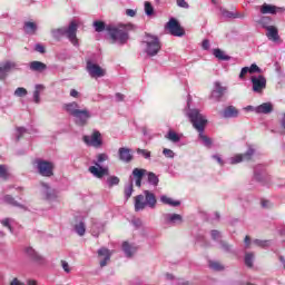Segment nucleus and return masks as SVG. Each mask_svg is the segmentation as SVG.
Here are the masks:
<instances>
[{"instance_id": "obj_1", "label": "nucleus", "mask_w": 285, "mask_h": 285, "mask_svg": "<svg viewBox=\"0 0 285 285\" xmlns=\"http://www.w3.org/2000/svg\"><path fill=\"white\" fill-rule=\"evenodd\" d=\"M187 116L189 117V120L191 121L194 128L198 130L199 139H202L204 146L210 148V146H213V140L204 135V128H206V124H208L206 117H204V115L199 112V109H190L187 112Z\"/></svg>"}, {"instance_id": "obj_2", "label": "nucleus", "mask_w": 285, "mask_h": 285, "mask_svg": "<svg viewBox=\"0 0 285 285\" xmlns=\"http://www.w3.org/2000/svg\"><path fill=\"white\" fill-rule=\"evenodd\" d=\"M106 30L111 39V43L125 46V43H128V39H130L128 32L132 30V24H109L107 26Z\"/></svg>"}, {"instance_id": "obj_3", "label": "nucleus", "mask_w": 285, "mask_h": 285, "mask_svg": "<svg viewBox=\"0 0 285 285\" xmlns=\"http://www.w3.org/2000/svg\"><path fill=\"white\" fill-rule=\"evenodd\" d=\"M78 28L77 21H71L67 28L51 29V36L56 41H60L61 37H67L72 46H79V39H77Z\"/></svg>"}, {"instance_id": "obj_4", "label": "nucleus", "mask_w": 285, "mask_h": 285, "mask_svg": "<svg viewBox=\"0 0 285 285\" xmlns=\"http://www.w3.org/2000/svg\"><path fill=\"white\" fill-rule=\"evenodd\" d=\"M156 208L157 206V197L150 190H145L144 195H138L135 197V210L139 213V210H144V208Z\"/></svg>"}, {"instance_id": "obj_5", "label": "nucleus", "mask_w": 285, "mask_h": 285, "mask_svg": "<svg viewBox=\"0 0 285 285\" xmlns=\"http://www.w3.org/2000/svg\"><path fill=\"white\" fill-rule=\"evenodd\" d=\"M142 43H145V52L148 57H157L159 55L161 50V40H159V37L146 33Z\"/></svg>"}, {"instance_id": "obj_6", "label": "nucleus", "mask_w": 285, "mask_h": 285, "mask_svg": "<svg viewBox=\"0 0 285 285\" xmlns=\"http://www.w3.org/2000/svg\"><path fill=\"white\" fill-rule=\"evenodd\" d=\"M165 30L171 37H184L186 30L183 29L181 24L177 19L170 18L169 21L165 24Z\"/></svg>"}, {"instance_id": "obj_7", "label": "nucleus", "mask_w": 285, "mask_h": 285, "mask_svg": "<svg viewBox=\"0 0 285 285\" xmlns=\"http://www.w3.org/2000/svg\"><path fill=\"white\" fill-rule=\"evenodd\" d=\"M36 164L39 175H41L42 177H52V170H55V165H52V163L38 159L36 160Z\"/></svg>"}, {"instance_id": "obj_8", "label": "nucleus", "mask_w": 285, "mask_h": 285, "mask_svg": "<svg viewBox=\"0 0 285 285\" xmlns=\"http://www.w3.org/2000/svg\"><path fill=\"white\" fill-rule=\"evenodd\" d=\"M252 90L253 92H256L257 95H262L264 90H266V77L259 75V76H252Z\"/></svg>"}, {"instance_id": "obj_9", "label": "nucleus", "mask_w": 285, "mask_h": 285, "mask_svg": "<svg viewBox=\"0 0 285 285\" xmlns=\"http://www.w3.org/2000/svg\"><path fill=\"white\" fill-rule=\"evenodd\" d=\"M11 70H19V65L16 61L7 60L0 63V80L2 81L8 77Z\"/></svg>"}, {"instance_id": "obj_10", "label": "nucleus", "mask_w": 285, "mask_h": 285, "mask_svg": "<svg viewBox=\"0 0 285 285\" xmlns=\"http://www.w3.org/2000/svg\"><path fill=\"white\" fill-rule=\"evenodd\" d=\"M90 117H92V114H90L88 108L78 109V112L73 116L75 124H77V126H86Z\"/></svg>"}, {"instance_id": "obj_11", "label": "nucleus", "mask_w": 285, "mask_h": 285, "mask_svg": "<svg viewBox=\"0 0 285 285\" xmlns=\"http://www.w3.org/2000/svg\"><path fill=\"white\" fill-rule=\"evenodd\" d=\"M87 72H89L90 77L95 79L106 77V70L99 67V65L91 62L90 60L87 61Z\"/></svg>"}, {"instance_id": "obj_12", "label": "nucleus", "mask_w": 285, "mask_h": 285, "mask_svg": "<svg viewBox=\"0 0 285 285\" xmlns=\"http://www.w3.org/2000/svg\"><path fill=\"white\" fill-rule=\"evenodd\" d=\"M83 141L87 146H94V148H99L102 144L101 132L95 130L90 136H83Z\"/></svg>"}, {"instance_id": "obj_13", "label": "nucleus", "mask_w": 285, "mask_h": 285, "mask_svg": "<svg viewBox=\"0 0 285 285\" xmlns=\"http://www.w3.org/2000/svg\"><path fill=\"white\" fill-rule=\"evenodd\" d=\"M24 253L27 257L30 258L31 262H33L35 264H38L40 266L46 264V258H43V256H41L39 252L35 250V248L27 247L24 248Z\"/></svg>"}, {"instance_id": "obj_14", "label": "nucleus", "mask_w": 285, "mask_h": 285, "mask_svg": "<svg viewBox=\"0 0 285 285\" xmlns=\"http://www.w3.org/2000/svg\"><path fill=\"white\" fill-rule=\"evenodd\" d=\"M283 12H285L284 7H277L268 3L261 6V14H282Z\"/></svg>"}, {"instance_id": "obj_15", "label": "nucleus", "mask_w": 285, "mask_h": 285, "mask_svg": "<svg viewBox=\"0 0 285 285\" xmlns=\"http://www.w3.org/2000/svg\"><path fill=\"white\" fill-rule=\"evenodd\" d=\"M110 257H112V253L110 249L106 247H101L98 249V259L100 264V268H104V266H108V262H110Z\"/></svg>"}, {"instance_id": "obj_16", "label": "nucleus", "mask_w": 285, "mask_h": 285, "mask_svg": "<svg viewBox=\"0 0 285 285\" xmlns=\"http://www.w3.org/2000/svg\"><path fill=\"white\" fill-rule=\"evenodd\" d=\"M89 173L97 177V179H101L108 175V167H101L99 163H96V166L89 167Z\"/></svg>"}, {"instance_id": "obj_17", "label": "nucleus", "mask_w": 285, "mask_h": 285, "mask_svg": "<svg viewBox=\"0 0 285 285\" xmlns=\"http://www.w3.org/2000/svg\"><path fill=\"white\" fill-rule=\"evenodd\" d=\"M253 155H255V149L249 148L244 155H236L232 157L230 164H242V161H250Z\"/></svg>"}, {"instance_id": "obj_18", "label": "nucleus", "mask_w": 285, "mask_h": 285, "mask_svg": "<svg viewBox=\"0 0 285 285\" xmlns=\"http://www.w3.org/2000/svg\"><path fill=\"white\" fill-rule=\"evenodd\" d=\"M225 92H226V87H222V83L216 81L214 83V90L212 91V99H215V101H219L222 97H224Z\"/></svg>"}, {"instance_id": "obj_19", "label": "nucleus", "mask_w": 285, "mask_h": 285, "mask_svg": "<svg viewBox=\"0 0 285 285\" xmlns=\"http://www.w3.org/2000/svg\"><path fill=\"white\" fill-rule=\"evenodd\" d=\"M118 155L120 161H124L125 164H130V161H132V154L130 151V148L120 147L118 150Z\"/></svg>"}, {"instance_id": "obj_20", "label": "nucleus", "mask_w": 285, "mask_h": 285, "mask_svg": "<svg viewBox=\"0 0 285 285\" xmlns=\"http://www.w3.org/2000/svg\"><path fill=\"white\" fill-rule=\"evenodd\" d=\"M42 195L45 197V199H47L48 202H52V199H57V191H55V189L50 188V186H48V184L42 183Z\"/></svg>"}, {"instance_id": "obj_21", "label": "nucleus", "mask_w": 285, "mask_h": 285, "mask_svg": "<svg viewBox=\"0 0 285 285\" xmlns=\"http://www.w3.org/2000/svg\"><path fill=\"white\" fill-rule=\"evenodd\" d=\"M166 224H171V226H178L184 222V218L179 214H165Z\"/></svg>"}, {"instance_id": "obj_22", "label": "nucleus", "mask_w": 285, "mask_h": 285, "mask_svg": "<svg viewBox=\"0 0 285 285\" xmlns=\"http://www.w3.org/2000/svg\"><path fill=\"white\" fill-rule=\"evenodd\" d=\"M223 117L225 119H235L239 117V110H237L235 106H228L227 108L224 109Z\"/></svg>"}, {"instance_id": "obj_23", "label": "nucleus", "mask_w": 285, "mask_h": 285, "mask_svg": "<svg viewBox=\"0 0 285 285\" xmlns=\"http://www.w3.org/2000/svg\"><path fill=\"white\" fill-rule=\"evenodd\" d=\"M220 14L224 19H244L246 14L237 12V11H228L226 9H220Z\"/></svg>"}, {"instance_id": "obj_24", "label": "nucleus", "mask_w": 285, "mask_h": 285, "mask_svg": "<svg viewBox=\"0 0 285 285\" xmlns=\"http://www.w3.org/2000/svg\"><path fill=\"white\" fill-rule=\"evenodd\" d=\"M273 112V104L264 102L256 107V115H271Z\"/></svg>"}, {"instance_id": "obj_25", "label": "nucleus", "mask_w": 285, "mask_h": 285, "mask_svg": "<svg viewBox=\"0 0 285 285\" xmlns=\"http://www.w3.org/2000/svg\"><path fill=\"white\" fill-rule=\"evenodd\" d=\"M266 37L269 39V41H279V32L277 31V27L269 26L266 27Z\"/></svg>"}, {"instance_id": "obj_26", "label": "nucleus", "mask_w": 285, "mask_h": 285, "mask_svg": "<svg viewBox=\"0 0 285 285\" xmlns=\"http://www.w3.org/2000/svg\"><path fill=\"white\" fill-rule=\"evenodd\" d=\"M37 30H39V27L37 26V22L27 21L23 26V31L26 35H37Z\"/></svg>"}, {"instance_id": "obj_27", "label": "nucleus", "mask_w": 285, "mask_h": 285, "mask_svg": "<svg viewBox=\"0 0 285 285\" xmlns=\"http://www.w3.org/2000/svg\"><path fill=\"white\" fill-rule=\"evenodd\" d=\"M29 68L33 72H43L45 70H48V66L41 61H31Z\"/></svg>"}, {"instance_id": "obj_28", "label": "nucleus", "mask_w": 285, "mask_h": 285, "mask_svg": "<svg viewBox=\"0 0 285 285\" xmlns=\"http://www.w3.org/2000/svg\"><path fill=\"white\" fill-rule=\"evenodd\" d=\"M144 175H146V169L135 168L132 170V176L136 179V186L141 188V180L144 179Z\"/></svg>"}, {"instance_id": "obj_29", "label": "nucleus", "mask_w": 285, "mask_h": 285, "mask_svg": "<svg viewBox=\"0 0 285 285\" xmlns=\"http://www.w3.org/2000/svg\"><path fill=\"white\" fill-rule=\"evenodd\" d=\"M81 109V106L77 101H72L65 105V110L73 117L79 110Z\"/></svg>"}, {"instance_id": "obj_30", "label": "nucleus", "mask_w": 285, "mask_h": 285, "mask_svg": "<svg viewBox=\"0 0 285 285\" xmlns=\"http://www.w3.org/2000/svg\"><path fill=\"white\" fill-rule=\"evenodd\" d=\"M105 225L99 220H94L91 226V234L94 237H99L100 233H104Z\"/></svg>"}, {"instance_id": "obj_31", "label": "nucleus", "mask_w": 285, "mask_h": 285, "mask_svg": "<svg viewBox=\"0 0 285 285\" xmlns=\"http://www.w3.org/2000/svg\"><path fill=\"white\" fill-rule=\"evenodd\" d=\"M46 90V86L43 85H36L35 91H33V101L35 104H41V92Z\"/></svg>"}, {"instance_id": "obj_32", "label": "nucleus", "mask_w": 285, "mask_h": 285, "mask_svg": "<svg viewBox=\"0 0 285 285\" xmlns=\"http://www.w3.org/2000/svg\"><path fill=\"white\" fill-rule=\"evenodd\" d=\"M122 250H124L126 257H132V255L137 253V247L130 245L128 242H124Z\"/></svg>"}, {"instance_id": "obj_33", "label": "nucleus", "mask_w": 285, "mask_h": 285, "mask_svg": "<svg viewBox=\"0 0 285 285\" xmlns=\"http://www.w3.org/2000/svg\"><path fill=\"white\" fill-rule=\"evenodd\" d=\"M160 202L163 204H166L167 206H174V207L181 206V203L179 200H173V198L166 195L160 196Z\"/></svg>"}, {"instance_id": "obj_34", "label": "nucleus", "mask_w": 285, "mask_h": 285, "mask_svg": "<svg viewBox=\"0 0 285 285\" xmlns=\"http://www.w3.org/2000/svg\"><path fill=\"white\" fill-rule=\"evenodd\" d=\"M213 55L220 61H230V56L226 55L222 49H214Z\"/></svg>"}, {"instance_id": "obj_35", "label": "nucleus", "mask_w": 285, "mask_h": 285, "mask_svg": "<svg viewBox=\"0 0 285 285\" xmlns=\"http://www.w3.org/2000/svg\"><path fill=\"white\" fill-rule=\"evenodd\" d=\"M166 139L169 141H173V144H177L181 141V136H179L177 132L169 130L166 135Z\"/></svg>"}, {"instance_id": "obj_36", "label": "nucleus", "mask_w": 285, "mask_h": 285, "mask_svg": "<svg viewBox=\"0 0 285 285\" xmlns=\"http://www.w3.org/2000/svg\"><path fill=\"white\" fill-rule=\"evenodd\" d=\"M75 232L80 237H83L86 235V224L83 222H80V223L76 224L75 225Z\"/></svg>"}, {"instance_id": "obj_37", "label": "nucleus", "mask_w": 285, "mask_h": 285, "mask_svg": "<svg viewBox=\"0 0 285 285\" xmlns=\"http://www.w3.org/2000/svg\"><path fill=\"white\" fill-rule=\"evenodd\" d=\"M3 200L6 202V204H9L10 206H16L18 208H23V205L19 204L17 200H14V198L10 195H6Z\"/></svg>"}, {"instance_id": "obj_38", "label": "nucleus", "mask_w": 285, "mask_h": 285, "mask_svg": "<svg viewBox=\"0 0 285 285\" xmlns=\"http://www.w3.org/2000/svg\"><path fill=\"white\" fill-rule=\"evenodd\" d=\"M119 177L117 176H109L107 178V185L109 188H112V186H119Z\"/></svg>"}, {"instance_id": "obj_39", "label": "nucleus", "mask_w": 285, "mask_h": 285, "mask_svg": "<svg viewBox=\"0 0 285 285\" xmlns=\"http://www.w3.org/2000/svg\"><path fill=\"white\" fill-rule=\"evenodd\" d=\"M134 188H132V180L128 183L125 187V197L126 199H130L132 197Z\"/></svg>"}, {"instance_id": "obj_40", "label": "nucleus", "mask_w": 285, "mask_h": 285, "mask_svg": "<svg viewBox=\"0 0 285 285\" xmlns=\"http://www.w3.org/2000/svg\"><path fill=\"white\" fill-rule=\"evenodd\" d=\"M148 181H149V184H151V186L159 185V178L153 171L148 173Z\"/></svg>"}, {"instance_id": "obj_41", "label": "nucleus", "mask_w": 285, "mask_h": 285, "mask_svg": "<svg viewBox=\"0 0 285 285\" xmlns=\"http://www.w3.org/2000/svg\"><path fill=\"white\" fill-rule=\"evenodd\" d=\"M94 28L96 32H104L108 27H106V23H104V21H95Z\"/></svg>"}, {"instance_id": "obj_42", "label": "nucleus", "mask_w": 285, "mask_h": 285, "mask_svg": "<svg viewBox=\"0 0 285 285\" xmlns=\"http://www.w3.org/2000/svg\"><path fill=\"white\" fill-rule=\"evenodd\" d=\"M136 153L137 155H140L141 157H144V159H150L151 157V153L148 149L137 148Z\"/></svg>"}, {"instance_id": "obj_43", "label": "nucleus", "mask_w": 285, "mask_h": 285, "mask_svg": "<svg viewBox=\"0 0 285 285\" xmlns=\"http://www.w3.org/2000/svg\"><path fill=\"white\" fill-rule=\"evenodd\" d=\"M273 19H271V17H262L258 21V23L261 26H263V28H269L271 23H272Z\"/></svg>"}, {"instance_id": "obj_44", "label": "nucleus", "mask_w": 285, "mask_h": 285, "mask_svg": "<svg viewBox=\"0 0 285 285\" xmlns=\"http://www.w3.org/2000/svg\"><path fill=\"white\" fill-rule=\"evenodd\" d=\"M255 259V255L253 253H248L245 255V264L248 268H253V262Z\"/></svg>"}, {"instance_id": "obj_45", "label": "nucleus", "mask_w": 285, "mask_h": 285, "mask_svg": "<svg viewBox=\"0 0 285 285\" xmlns=\"http://www.w3.org/2000/svg\"><path fill=\"white\" fill-rule=\"evenodd\" d=\"M253 244H255V246H259V248H267V246H271V240L255 239L253 240Z\"/></svg>"}, {"instance_id": "obj_46", "label": "nucleus", "mask_w": 285, "mask_h": 285, "mask_svg": "<svg viewBox=\"0 0 285 285\" xmlns=\"http://www.w3.org/2000/svg\"><path fill=\"white\" fill-rule=\"evenodd\" d=\"M28 95V89L19 87L14 90V97H26Z\"/></svg>"}, {"instance_id": "obj_47", "label": "nucleus", "mask_w": 285, "mask_h": 285, "mask_svg": "<svg viewBox=\"0 0 285 285\" xmlns=\"http://www.w3.org/2000/svg\"><path fill=\"white\" fill-rule=\"evenodd\" d=\"M145 12L147 17H151V14L155 12V8H153L150 2H145Z\"/></svg>"}, {"instance_id": "obj_48", "label": "nucleus", "mask_w": 285, "mask_h": 285, "mask_svg": "<svg viewBox=\"0 0 285 285\" xmlns=\"http://www.w3.org/2000/svg\"><path fill=\"white\" fill-rule=\"evenodd\" d=\"M107 159H108V155L99 154L97 156V161L95 163V166H97V164H98V166H101V164H104V161H107Z\"/></svg>"}, {"instance_id": "obj_49", "label": "nucleus", "mask_w": 285, "mask_h": 285, "mask_svg": "<svg viewBox=\"0 0 285 285\" xmlns=\"http://www.w3.org/2000/svg\"><path fill=\"white\" fill-rule=\"evenodd\" d=\"M209 268H212V271H224V266L218 262H209Z\"/></svg>"}, {"instance_id": "obj_50", "label": "nucleus", "mask_w": 285, "mask_h": 285, "mask_svg": "<svg viewBox=\"0 0 285 285\" xmlns=\"http://www.w3.org/2000/svg\"><path fill=\"white\" fill-rule=\"evenodd\" d=\"M163 155H165V157H167V159H175V151H173L171 149L164 148Z\"/></svg>"}, {"instance_id": "obj_51", "label": "nucleus", "mask_w": 285, "mask_h": 285, "mask_svg": "<svg viewBox=\"0 0 285 285\" xmlns=\"http://www.w3.org/2000/svg\"><path fill=\"white\" fill-rule=\"evenodd\" d=\"M248 70L249 75H254V72L262 73V69L258 68L256 63L250 65V67H248Z\"/></svg>"}, {"instance_id": "obj_52", "label": "nucleus", "mask_w": 285, "mask_h": 285, "mask_svg": "<svg viewBox=\"0 0 285 285\" xmlns=\"http://www.w3.org/2000/svg\"><path fill=\"white\" fill-rule=\"evenodd\" d=\"M0 177H2V179L8 177V168L6 165H0Z\"/></svg>"}, {"instance_id": "obj_53", "label": "nucleus", "mask_w": 285, "mask_h": 285, "mask_svg": "<svg viewBox=\"0 0 285 285\" xmlns=\"http://www.w3.org/2000/svg\"><path fill=\"white\" fill-rule=\"evenodd\" d=\"M61 267L65 271V273H70L72 271V268H70V264H68V262L66 261H61Z\"/></svg>"}, {"instance_id": "obj_54", "label": "nucleus", "mask_w": 285, "mask_h": 285, "mask_svg": "<svg viewBox=\"0 0 285 285\" xmlns=\"http://www.w3.org/2000/svg\"><path fill=\"white\" fill-rule=\"evenodd\" d=\"M36 52H40V55L46 53V47H43L41 43H37L35 47Z\"/></svg>"}, {"instance_id": "obj_55", "label": "nucleus", "mask_w": 285, "mask_h": 285, "mask_svg": "<svg viewBox=\"0 0 285 285\" xmlns=\"http://www.w3.org/2000/svg\"><path fill=\"white\" fill-rule=\"evenodd\" d=\"M177 6L179 8H185L186 10H188L189 8L188 2H186V0H177Z\"/></svg>"}, {"instance_id": "obj_56", "label": "nucleus", "mask_w": 285, "mask_h": 285, "mask_svg": "<svg viewBox=\"0 0 285 285\" xmlns=\"http://www.w3.org/2000/svg\"><path fill=\"white\" fill-rule=\"evenodd\" d=\"M248 72H249L248 67H244V68L240 70L239 79H244V78L246 77V75H248Z\"/></svg>"}, {"instance_id": "obj_57", "label": "nucleus", "mask_w": 285, "mask_h": 285, "mask_svg": "<svg viewBox=\"0 0 285 285\" xmlns=\"http://www.w3.org/2000/svg\"><path fill=\"white\" fill-rule=\"evenodd\" d=\"M220 248H223L225 253H230V245H228L226 242H220Z\"/></svg>"}, {"instance_id": "obj_58", "label": "nucleus", "mask_w": 285, "mask_h": 285, "mask_svg": "<svg viewBox=\"0 0 285 285\" xmlns=\"http://www.w3.org/2000/svg\"><path fill=\"white\" fill-rule=\"evenodd\" d=\"M70 97H73V99H79V97H81V95L79 94V91H77V89H71Z\"/></svg>"}, {"instance_id": "obj_59", "label": "nucleus", "mask_w": 285, "mask_h": 285, "mask_svg": "<svg viewBox=\"0 0 285 285\" xmlns=\"http://www.w3.org/2000/svg\"><path fill=\"white\" fill-rule=\"evenodd\" d=\"M9 285H26V283L21 282L19 278L14 277L12 278V281L10 282Z\"/></svg>"}, {"instance_id": "obj_60", "label": "nucleus", "mask_w": 285, "mask_h": 285, "mask_svg": "<svg viewBox=\"0 0 285 285\" xmlns=\"http://www.w3.org/2000/svg\"><path fill=\"white\" fill-rule=\"evenodd\" d=\"M2 226H6L7 228H9V230H12V227L10 226V218H6L3 220H1Z\"/></svg>"}, {"instance_id": "obj_61", "label": "nucleus", "mask_w": 285, "mask_h": 285, "mask_svg": "<svg viewBox=\"0 0 285 285\" xmlns=\"http://www.w3.org/2000/svg\"><path fill=\"white\" fill-rule=\"evenodd\" d=\"M17 132H18L17 139H21V135H23V132H26V128L18 127Z\"/></svg>"}, {"instance_id": "obj_62", "label": "nucleus", "mask_w": 285, "mask_h": 285, "mask_svg": "<svg viewBox=\"0 0 285 285\" xmlns=\"http://www.w3.org/2000/svg\"><path fill=\"white\" fill-rule=\"evenodd\" d=\"M222 235L218 230H212V239H219Z\"/></svg>"}, {"instance_id": "obj_63", "label": "nucleus", "mask_w": 285, "mask_h": 285, "mask_svg": "<svg viewBox=\"0 0 285 285\" xmlns=\"http://www.w3.org/2000/svg\"><path fill=\"white\" fill-rule=\"evenodd\" d=\"M126 14L127 17H135L137 14V11L134 9H127Z\"/></svg>"}, {"instance_id": "obj_64", "label": "nucleus", "mask_w": 285, "mask_h": 285, "mask_svg": "<svg viewBox=\"0 0 285 285\" xmlns=\"http://www.w3.org/2000/svg\"><path fill=\"white\" fill-rule=\"evenodd\" d=\"M124 99H125L124 94H119V92L116 94V101H124Z\"/></svg>"}]
</instances>
